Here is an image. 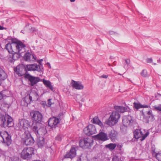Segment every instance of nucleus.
<instances>
[{
	"label": "nucleus",
	"mask_w": 161,
	"mask_h": 161,
	"mask_svg": "<svg viewBox=\"0 0 161 161\" xmlns=\"http://www.w3.org/2000/svg\"><path fill=\"white\" fill-rule=\"evenodd\" d=\"M26 46L20 41L8 43L5 46V48L12 54V57L14 60H16L22 56V53L25 51Z\"/></svg>",
	"instance_id": "1"
},
{
	"label": "nucleus",
	"mask_w": 161,
	"mask_h": 161,
	"mask_svg": "<svg viewBox=\"0 0 161 161\" xmlns=\"http://www.w3.org/2000/svg\"><path fill=\"white\" fill-rule=\"evenodd\" d=\"M120 117L119 113L116 111H113L109 118L105 121L104 124L109 126L114 125L117 123Z\"/></svg>",
	"instance_id": "2"
},
{
	"label": "nucleus",
	"mask_w": 161,
	"mask_h": 161,
	"mask_svg": "<svg viewBox=\"0 0 161 161\" xmlns=\"http://www.w3.org/2000/svg\"><path fill=\"white\" fill-rule=\"evenodd\" d=\"M40 125L41 124L39 123H33L31 126L32 130L36 135L37 137H38V136L43 135L45 134L46 132V129L45 128H40L39 127Z\"/></svg>",
	"instance_id": "3"
},
{
	"label": "nucleus",
	"mask_w": 161,
	"mask_h": 161,
	"mask_svg": "<svg viewBox=\"0 0 161 161\" xmlns=\"http://www.w3.org/2000/svg\"><path fill=\"white\" fill-rule=\"evenodd\" d=\"M1 125L5 128L12 126L14 125L12 118L9 115L5 114L1 118Z\"/></svg>",
	"instance_id": "4"
},
{
	"label": "nucleus",
	"mask_w": 161,
	"mask_h": 161,
	"mask_svg": "<svg viewBox=\"0 0 161 161\" xmlns=\"http://www.w3.org/2000/svg\"><path fill=\"white\" fill-rule=\"evenodd\" d=\"M21 141L26 146L33 144L34 142L33 138L32 137L29 132L26 131H25L22 136Z\"/></svg>",
	"instance_id": "5"
},
{
	"label": "nucleus",
	"mask_w": 161,
	"mask_h": 161,
	"mask_svg": "<svg viewBox=\"0 0 161 161\" xmlns=\"http://www.w3.org/2000/svg\"><path fill=\"white\" fill-rule=\"evenodd\" d=\"M30 126V123L28 120L22 119L19 120V122L16 126V129L17 130L23 131L27 130Z\"/></svg>",
	"instance_id": "6"
},
{
	"label": "nucleus",
	"mask_w": 161,
	"mask_h": 161,
	"mask_svg": "<svg viewBox=\"0 0 161 161\" xmlns=\"http://www.w3.org/2000/svg\"><path fill=\"white\" fill-rule=\"evenodd\" d=\"M34 149L32 147H27L24 148L21 153V157L23 159H29L32 155L34 154Z\"/></svg>",
	"instance_id": "7"
},
{
	"label": "nucleus",
	"mask_w": 161,
	"mask_h": 161,
	"mask_svg": "<svg viewBox=\"0 0 161 161\" xmlns=\"http://www.w3.org/2000/svg\"><path fill=\"white\" fill-rule=\"evenodd\" d=\"M11 136L6 131L0 132V142L5 143L9 146L11 143Z\"/></svg>",
	"instance_id": "8"
},
{
	"label": "nucleus",
	"mask_w": 161,
	"mask_h": 161,
	"mask_svg": "<svg viewBox=\"0 0 161 161\" xmlns=\"http://www.w3.org/2000/svg\"><path fill=\"white\" fill-rule=\"evenodd\" d=\"M93 140L91 138H84L80 141V146L83 149L89 148L92 145Z\"/></svg>",
	"instance_id": "9"
},
{
	"label": "nucleus",
	"mask_w": 161,
	"mask_h": 161,
	"mask_svg": "<svg viewBox=\"0 0 161 161\" xmlns=\"http://www.w3.org/2000/svg\"><path fill=\"white\" fill-rule=\"evenodd\" d=\"M33 123L40 124L42 119V114L38 111H32L30 113Z\"/></svg>",
	"instance_id": "10"
},
{
	"label": "nucleus",
	"mask_w": 161,
	"mask_h": 161,
	"mask_svg": "<svg viewBox=\"0 0 161 161\" xmlns=\"http://www.w3.org/2000/svg\"><path fill=\"white\" fill-rule=\"evenodd\" d=\"M84 133L88 136H91L95 134L97 131L95 127L92 124H90L84 129Z\"/></svg>",
	"instance_id": "11"
},
{
	"label": "nucleus",
	"mask_w": 161,
	"mask_h": 161,
	"mask_svg": "<svg viewBox=\"0 0 161 161\" xmlns=\"http://www.w3.org/2000/svg\"><path fill=\"white\" fill-rule=\"evenodd\" d=\"M14 71L19 76L24 75L26 72L25 66L23 64H19L14 69Z\"/></svg>",
	"instance_id": "12"
},
{
	"label": "nucleus",
	"mask_w": 161,
	"mask_h": 161,
	"mask_svg": "<svg viewBox=\"0 0 161 161\" xmlns=\"http://www.w3.org/2000/svg\"><path fill=\"white\" fill-rule=\"evenodd\" d=\"M25 77L30 82V85L33 86L36 84L38 82L41 81V80L38 77H35L30 75L29 74H27L25 75Z\"/></svg>",
	"instance_id": "13"
},
{
	"label": "nucleus",
	"mask_w": 161,
	"mask_h": 161,
	"mask_svg": "<svg viewBox=\"0 0 161 161\" xmlns=\"http://www.w3.org/2000/svg\"><path fill=\"white\" fill-rule=\"evenodd\" d=\"M38 91L36 89L31 90L29 94V99L30 101H37L39 98Z\"/></svg>",
	"instance_id": "14"
},
{
	"label": "nucleus",
	"mask_w": 161,
	"mask_h": 161,
	"mask_svg": "<svg viewBox=\"0 0 161 161\" xmlns=\"http://www.w3.org/2000/svg\"><path fill=\"white\" fill-rule=\"evenodd\" d=\"M148 134L149 132H147L145 134H143L141 130L139 129H136L134 132V138L136 139H138L139 138L142 137V141L144 140Z\"/></svg>",
	"instance_id": "15"
},
{
	"label": "nucleus",
	"mask_w": 161,
	"mask_h": 161,
	"mask_svg": "<svg viewBox=\"0 0 161 161\" xmlns=\"http://www.w3.org/2000/svg\"><path fill=\"white\" fill-rule=\"evenodd\" d=\"M123 125L126 127L132 125L133 120L131 116L127 115L123 118L122 120Z\"/></svg>",
	"instance_id": "16"
},
{
	"label": "nucleus",
	"mask_w": 161,
	"mask_h": 161,
	"mask_svg": "<svg viewBox=\"0 0 161 161\" xmlns=\"http://www.w3.org/2000/svg\"><path fill=\"white\" fill-rule=\"evenodd\" d=\"M59 119L56 117H53L50 118L48 121V125L51 128L55 127L59 122Z\"/></svg>",
	"instance_id": "17"
},
{
	"label": "nucleus",
	"mask_w": 161,
	"mask_h": 161,
	"mask_svg": "<svg viewBox=\"0 0 161 161\" xmlns=\"http://www.w3.org/2000/svg\"><path fill=\"white\" fill-rule=\"evenodd\" d=\"M27 68L29 71H36L40 72L41 70L40 66L36 64L27 65Z\"/></svg>",
	"instance_id": "18"
},
{
	"label": "nucleus",
	"mask_w": 161,
	"mask_h": 161,
	"mask_svg": "<svg viewBox=\"0 0 161 161\" xmlns=\"http://www.w3.org/2000/svg\"><path fill=\"white\" fill-rule=\"evenodd\" d=\"M94 138L98 140L105 141L108 139V136L106 134L103 132H100L98 134L94 136Z\"/></svg>",
	"instance_id": "19"
},
{
	"label": "nucleus",
	"mask_w": 161,
	"mask_h": 161,
	"mask_svg": "<svg viewBox=\"0 0 161 161\" xmlns=\"http://www.w3.org/2000/svg\"><path fill=\"white\" fill-rule=\"evenodd\" d=\"M76 155V150L75 147H72L71 148L70 151L69 152H67L66 155L64 156V158H72Z\"/></svg>",
	"instance_id": "20"
},
{
	"label": "nucleus",
	"mask_w": 161,
	"mask_h": 161,
	"mask_svg": "<svg viewBox=\"0 0 161 161\" xmlns=\"http://www.w3.org/2000/svg\"><path fill=\"white\" fill-rule=\"evenodd\" d=\"M70 85L73 88L77 90L82 89L84 87L81 83H79V81H76L73 80H72Z\"/></svg>",
	"instance_id": "21"
},
{
	"label": "nucleus",
	"mask_w": 161,
	"mask_h": 161,
	"mask_svg": "<svg viewBox=\"0 0 161 161\" xmlns=\"http://www.w3.org/2000/svg\"><path fill=\"white\" fill-rule=\"evenodd\" d=\"M146 118H145V120L144 121L146 123H148L149 121V119L151 121H153L155 119L154 115L152 114V111L151 110L148 111L147 113Z\"/></svg>",
	"instance_id": "22"
},
{
	"label": "nucleus",
	"mask_w": 161,
	"mask_h": 161,
	"mask_svg": "<svg viewBox=\"0 0 161 161\" xmlns=\"http://www.w3.org/2000/svg\"><path fill=\"white\" fill-rule=\"evenodd\" d=\"M24 58L25 61H31L36 60L34 55H32L29 53H25Z\"/></svg>",
	"instance_id": "23"
},
{
	"label": "nucleus",
	"mask_w": 161,
	"mask_h": 161,
	"mask_svg": "<svg viewBox=\"0 0 161 161\" xmlns=\"http://www.w3.org/2000/svg\"><path fill=\"white\" fill-rule=\"evenodd\" d=\"M118 135L117 132L114 130L110 131L108 133V136L112 141H114Z\"/></svg>",
	"instance_id": "24"
},
{
	"label": "nucleus",
	"mask_w": 161,
	"mask_h": 161,
	"mask_svg": "<svg viewBox=\"0 0 161 161\" xmlns=\"http://www.w3.org/2000/svg\"><path fill=\"white\" fill-rule=\"evenodd\" d=\"M91 122L93 124H96L99 125L101 128L103 127V125L102 122L99 119L98 117L95 116L92 120Z\"/></svg>",
	"instance_id": "25"
},
{
	"label": "nucleus",
	"mask_w": 161,
	"mask_h": 161,
	"mask_svg": "<svg viewBox=\"0 0 161 161\" xmlns=\"http://www.w3.org/2000/svg\"><path fill=\"white\" fill-rule=\"evenodd\" d=\"M37 143L38 147H42L44 143V138L42 136H38L37 140Z\"/></svg>",
	"instance_id": "26"
},
{
	"label": "nucleus",
	"mask_w": 161,
	"mask_h": 161,
	"mask_svg": "<svg viewBox=\"0 0 161 161\" xmlns=\"http://www.w3.org/2000/svg\"><path fill=\"white\" fill-rule=\"evenodd\" d=\"M41 81L43 82V84L46 87L49 88L51 90L53 91V87L49 80H46L45 79H41Z\"/></svg>",
	"instance_id": "27"
},
{
	"label": "nucleus",
	"mask_w": 161,
	"mask_h": 161,
	"mask_svg": "<svg viewBox=\"0 0 161 161\" xmlns=\"http://www.w3.org/2000/svg\"><path fill=\"white\" fill-rule=\"evenodd\" d=\"M114 108L116 111L118 113H124L126 111L127 109V108L125 107L120 106H114Z\"/></svg>",
	"instance_id": "28"
},
{
	"label": "nucleus",
	"mask_w": 161,
	"mask_h": 161,
	"mask_svg": "<svg viewBox=\"0 0 161 161\" xmlns=\"http://www.w3.org/2000/svg\"><path fill=\"white\" fill-rule=\"evenodd\" d=\"M134 106V107L136 109H138L140 108H148L149 107V106L146 105H142L140 103H136L134 102L133 103Z\"/></svg>",
	"instance_id": "29"
},
{
	"label": "nucleus",
	"mask_w": 161,
	"mask_h": 161,
	"mask_svg": "<svg viewBox=\"0 0 161 161\" xmlns=\"http://www.w3.org/2000/svg\"><path fill=\"white\" fill-rule=\"evenodd\" d=\"M152 155L155 157L158 161H161V152H158V153L153 151L152 153Z\"/></svg>",
	"instance_id": "30"
},
{
	"label": "nucleus",
	"mask_w": 161,
	"mask_h": 161,
	"mask_svg": "<svg viewBox=\"0 0 161 161\" xmlns=\"http://www.w3.org/2000/svg\"><path fill=\"white\" fill-rule=\"evenodd\" d=\"M7 76L5 71L0 67V79L2 80L6 79Z\"/></svg>",
	"instance_id": "31"
},
{
	"label": "nucleus",
	"mask_w": 161,
	"mask_h": 161,
	"mask_svg": "<svg viewBox=\"0 0 161 161\" xmlns=\"http://www.w3.org/2000/svg\"><path fill=\"white\" fill-rule=\"evenodd\" d=\"M116 146V144L110 143L105 145V147L108 148L110 150H114Z\"/></svg>",
	"instance_id": "32"
},
{
	"label": "nucleus",
	"mask_w": 161,
	"mask_h": 161,
	"mask_svg": "<svg viewBox=\"0 0 161 161\" xmlns=\"http://www.w3.org/2000/svg\"><path fill=\"white\" fill-rule=\"evenodd\" d=\"M141 75L142 76L144 77H146L147 76V71L145 69L143 70L141 73Z\"/></svg>",
	"instance_id": "33"
},
{
	"label": "nucleus",
	"mask_w": 161,
	"mask_h": 161,
	"mask_svg": "<svg viewBox=\"0 0 161 161\" xmlns=\"http://www.w3.org/2000/svg\"><path fill=\"white\" fill-rule=\"evenodd\" d=\"M120 158L116 155L114 156L112 158V161H121Z\"/></svg>",
	"instance_id": "34"
},
{
	"label": "nucleus",
	"mask_w": 161,
	"mask_h": 161,
	"mask_svg": "<svg viewBox=\"0 0 161 161\" xmlns=\"http://www.w3.org/2000/svg\"><path fill=\"white\" fill-rule=\"evenodd\" d=\"M31 32L34 33L36 34V33L37 32L36 29L34 27H32L30 29Z\"/></svg>",
	"instance_id": "35"
},
{
	"label": "nucleus",
	"mask_w": 161,
	"mask_h": 161,
	"mask_svg": "<svg viewBox=\"0 0 161 161\" xmlns=\"http://www.w3.org/2000/svg\"><path fill=\"white\" fill-rule=\"evenodd\" d=\"M154 108L157 110L161 111V105L159 106H154Z\"/></svg>",
	"instance_id": "36"
},
{
	"label": "nucleus",
	"mask_w": 161,
	"mask_h": 161,
	"mask_svg": "<svg viewBox=\"0 0 161 161\" xmlns=\"http://www.w3.org/2000/svg\"><path fill=\"white\" fill-rule=\"evenodd\" d=\"M62 138V136L61 135H58L56 137V140L60 141L61 140Z\"/></svg>",
	"instance_id": "37"
},
{
	"label": "nucleus",
	"mask_w": 161,
	"mask_h": 161,
	"mask_svg": "<svg viewBox=\"0 0 161 161\" xmlns=\"http://www.w3.org/2000/svg\"><path fill=\"white\" fill-rule=\"evenodd\" d=\"M146 62L148 63H152L153 62L152 58H147L146 60Z\"/></svg>",
	"instance_id": "38"
},
{
	"label": "nucleus",
	"mask_w": 161,
	"mask_h": 161,
	"mask_svg": "<svg viewBox=\"0 0 161 161\" xmlns=\"http://www.w3.org/2000/svg\"><path fill=\"white\" fill-rule=\"evenodd\" d=\"M51 100H52L51 99H48V103H47V105H48V106L50 107L51 106V105L52 104V103L51 102Z\"/></svg>",
	"instance_id": "39"
},
{
	"label": "nucleus",
	"mask_w": 161,
	"mask_h": 161,
	"mask_svg": "<svg viewBox=\"0 0 161 161\" xmlns=\"http://www.w3.org/2000/svg\"><path fill=\"white\" fill-rule=\"evenodd\" d=\"M108 75H103L101 76H100L99 77L100 78H107L108 77Z\"/></svg>",
	"instance_id": "40"
},
{
	"label": "nucleus",
	"mask_w": 161,
	"mask_h": 161,
	"mask_svg": "<svg viewBox=\"0 0 161 161\" xmlns=\"http://www.w3.org/2000/svg\"><path fill=\"white\" fill-rule=\"evenodd\" d=\"M12 161H21L20 159L18 157L14 158Z\"/></svg>",
	"instance_id": "41"
},
{
	"label": "nucleus",
	"mask_w": 161,
	"mask_h": 161,
	"mask_svg": "<svg viewBox=\"0 0 161 161\" xmlns=\"http://www.w3.org/2000/svg\"><path fill=\"white\" fill-rule=\"evenodd\" d=\"M125 62L127 64H129L130 63V60L129 59H127L125 60Z\"/></svg>",
	"instance_id": "42"
},
{
	"label": "nucleus",
	"mask_w": 161,
	"mask_h": 161,
	"mask_svg": "<svg viewBox=\"0 0 161 161\" xmlns=\"http://www.w3.org/2000/svg\"><path fill=\"white\" fill-rule=\"evenodd\" d=\"M42 61H43V59H41L40 60H39L38 61V63L42 66V65L41 63Z\"/></svg>",
	"instance_id": "43"
},
{
	"label": "nucleus",
	"mask_w": 161,
	"mask_h": 161,
	"mask_svg": "<svg viewBox=\"0 0 161 161\" xmlns=\"http://www.w3.org/2000/svg\"><path fill=\"white\" fill-rule=\"evenodd\" d=\"M3 94L0 92V100L2 99L3 98Z\"/></svg>",
	"instance_id": "44"
},
{
	"label": "nucleus",
	"mask_w": 161,
	"mask_h": 161,
	"mask_svg": "<svg viewBox=\"0 0 161 161\" xmlns=\"http://www.w3.org/2000/svg\"><path fill=\"white\" fill-rule=\"evenodd\" d=\"M46 65H47L48 67L49 68H51V65H50V64L48 63V62H47V64H46Z\"/></svg>",
	"instance_id": "45"
},
{
	"label": "nucleus",
	"mask_w": 161,
	"mask_h": 161,
	"mask_svg": "<svg viewBox=\"0 0 161 161\" xmlns=\"http://www.w3.org/2000/svg\"><path fill=\"white\" fill-rule=\"evenodd\" d=\"M5 29H6L5 28H4L2 26H1L0 25V30H3Z\"/></svg>",
	"instance_id": "46"
},
{
	"label": "nucleus",
	"mask_w": 161,
	"mask_h": 161,
	"mask_svg": "<svg viewBox=\"0 0 161 161\" xmlns=\"http://www.w3.org/2000/svg\"><path fill=\"white\" fill-rule=\"evenodd\" d=\"M142 115H143V117H145V114H144V112H142Z\"/></svg>",
	"instance_id": "47"
},
{
	"label": "nucleus",
	"mask_w": 161,
	"mask_h": 161,
	"mask_svg": "<svg viewBox=\"0 0 161 161\" xmlns=\"http://www.w3.org/2000/svg\"><path fill=\"white\" fill-rule=\"evenodd\" d=\"M160 59H159L157 60V62L158 63H159L160 62Z\"/></svg>",
	"instance_id": "48"
},
{
	"label": "nucleus",
	"mask_w": 161,
	"mask_h": 161,
	"mask_svg": "<svg viewBox=\"0 0 161 161\" xmlns=\"http://www.w3.org/2000/svg\"><path fill=\"white\" fill-rule=\"evenodd\" d=\"M121 147H122V146L121 145L119 146V148L120 150H121Z\"/></svg>",
	"instance_id": "49"
},
{
	"label": "nucleus",
	"mask_w": 161,
	"mask_h": 161,
	"mask_svg": "<svg viewBox=\"0 0 161 161\" xmlns=\"http://www.w3.org/2000/svg\"><path fill=\"white\" fill-rule=\"evenodd\" d=\"M70 1L71 2H74L75 1V0H70Z\"/></svg>",
	"instance_id": "50"
},
{
	"label": "nucleus",
	"mask_w": 161,
	"mask_h": 161,
	"mask_svg": "<svg viewBox=\"0 0 161 161\" xmlns=\"http://www.w3.org/2000/svg\"><path fill=\"white\" fill-rule=\"evenodd\" d=\"M157 94H158V95H159V96H161V94H160V93H158Z\"/></svg>",
	"instance_id": "51"
},
{
	"label": "nucleus",
	"mask_w": 161,
	"mask_h": 161,
	"mask_svg": "<svg viewBox=\"0 0 161 161\" xmlns=\"http://www.w3.org/2000/svg\"><path fill=\"white\" fill-rule=\"evenodd\" d=\"M1 79H0V85H1Z\"/></svg>",
	"instance_id": "52"
},
{
	"label": "nucleus",
	"mask_w": 161,
	"mask_h": 161,
	"mask_svg": "<svg viewBox=\"0 0 161 161\" xmlns=\"http://www.w3.org/2000/svg\"><path fill=\"white\" fill-rule=\"evenodd\" d=\"M109 33L110 34H112L113 33V32H110Z\"/></svg>",
	"instance_id": "53"
},
{
	"label": "nucleus",
	"mask_w": 161,
	"mask_h": 161,
	"mask_svg": "<svg viewBox=\"0 0 161 161\" xmlns=\"http://www.w3.org/2000/svg\"><path fill=\"white\" fill-rule=\"evenodd\" d=\"M153 64L154 65H156V63H153Z\"/></svg>",
	"instance_id": "54"
},
{
	"label": "nucleus",
	"mask_w": 161,
	"mask_h": 161,
	"mask_svg": "<svg viewBox=\"0 0 161 161\" xmlns=\"http://www.w3.org/2000/svg\"><path fill=\"white\" fill-rule=\"evenodd\" d=\"M77 161H81L80 159L78 160Z\"/></svg>",
	"instance_id": "55"
},
{
	"label": "nucleus",
	"mask_w": 161,
	"mask_h": 161,
	"mask_svg": "<svg viewBox=\"0 0 161 161\" xmlns=\"http://www.w3.org/2000/svg\"><path fill=\"white\" fill-rule=\"evenodd\" d=\"M125 131H126V128H125Z\"/></svg>",
	"instance_id": "56"
},
{
	"label": "nucleus",
	"mask_w": 161,
	"mask_h": 161,
	"mask_svg": "<svg viewBox=\"0 0 161 161\" xmlns=\"http://www.w3.org/2000/svg\"><path fill=\"white\" fill-rule=\"evenodd\" d=\"M21 32L23 33V31H21Z\"/></svg>",
	"instance_id": "57"
},
{
	"label": "nucleus",
	"mask_w": 161,
	"mask_h": 161,
	"mask_svg": "<svg viewBox=\"0 0 161 161\" xmlns=\"http://www.w3.org/2000/svg\"><path fill=\"white\" fill-rule=\"evenodd\" d=\"M108 65H109V66H110V64H108Z\"/></svg>",
	"instance_id": "58"
},
{
	"label": "nucleus",
	"mask_w": 161,
	"mask_h": 161,
	"mask_svg": "<svg viewBox=\"0 0 161 161\" xmlns=\"http://www.w3.org/2000/svg\"><path fill=\"white\" fill-rule=\"evenodd\" d=\"M121 161H122V160H121Z\"/></svg>",
	"instance_id": "59"
}]
</instances>
